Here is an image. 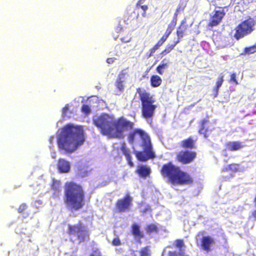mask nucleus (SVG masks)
<instances>
[{
  "mask_svg": "<svg viewBox=\"0 0 256 256\" xmlns=\"http://www.w3.org/2000/svg\"><path fill=\"white\" fill-rule=\"evenodd\" d=\"M127 77V74L126 73L124 72L123 71L122 72L118 75V78L117 79V81L121 82H124L126 80Z\"/></svg>",
  "mask_w": 256,
  "mask_h": 256,
  "instance_id": "obj_29",
  "label": "nucleus"
},
{
  "mask_svg": "<svg viewBox=\"0 0 256 256\" xmlns=\"http://www.w3.org/2000/svg\"><path fill=\"white\" fill-rule=\"evenodd\" d=\"M140 100L142 102V116L148 121L152 118L154 114V110L157 106L154 104L155 100L150 94L144 90H138Z\"/></svg>",
  "mask_w": 256,
  "mask_h": 256,
  "instance_id": "obj_6",
  "label": "nucleus"
},
{
  "mask_svg": "<svg viewBox=\"0 0 256 256\" xmlns=\"http://www.w3.org/2000/svg\"><path fill=\"white\" fill-rule=\"evenodd\" d=\"M93 122L103 135L112 138H123L124 132L132 129L134 126L132 122L122 117L116 120L113 116L106 114L95 116Z\"/></svg>",
  "mask_w": 256,
  "mask_h": 256,
  "instance_id": "obj_1",
  "label": "nucleus"
},
{
  "mask_svg": "<svg viewBox=\"0 0 256 256\" xmlns=\"http://www.w3.org/2000/svg\"><path fill=\"white\" fill-rule=\"evenodd\" d=\"M230 81L234 82L236 84H238L236 80V74H232L231 75Z\"/></svg>",
  "mask_w": 256,
  "mask_h": 256,
  "instance_id": "obj_41",
  "label": "nucleus"
},
{
  "mask_svg": "<svg viewBox=\"0 0 256 256\" xmlns=\"http://www.w3.org/2000/svg\"><path fill=\"white\" fill-rule=\"evenodd\" d=\"M121 40H122V42H130V38L126 40V39H124V38H122Z\"/></svg>",
  "mask_w": 256,
  "mask_h": 256,
  "instance_id": "obj_46",
  "label": "nucleus"
},
{
  "mask_svg": "<svg viewBox=\"0 0 256 256\" xmlns=\"http://www.w3.org/2000/svg\"><path fill=\"white\" fill-rule=\"evenodd\" d=\"M157 228L154 224L149 225L147 228V231L148 232H154L156 231Z\"/></svg>",
  "mask_w": 256,
  "mask_h": 256,
  "instance_id": "obj_32",
  "label": "nucleus"
},
{
  "mask_svg": "<svg viewBox=\"0 0 256 256\" xmlns=\"http://www.w3.org/2000/svg\"><path fill=\"white\" fill-rule=\"evenodd\" d=\"M254 20L252 18L247 20L237 26L236 28L234 38L237 40L243 38L254 30Z\"/></svg>",
  "mask_w": 256,
  "mask_h": 256,
  "instance_id": "obj_8",
  "label": "nucleus"
},
{
  "mask_svg": "<svg viewBox=\"0 0 256 256\" xmlns=\"http://www.w3.org/2000/svg\"><path fill=\"white\" fill-rule=\"evenodd\" d=\"M244 52L247 54H251L256 52V44L248 48H246Z\"/></svg>",
  "mask_w": 256,
  "mask_h": 256,
  "instance_id": "obj_28",
  "label": "nucleus"
},
{
  "mask_svg": "<svg viewBox=\"0 0 256 256\" xmlns=\"http://www.w3.org/2000/svg\"><path fill=\"white\" fill-rule=\"evenodd\" d=\"M89 102L92 105L94 104H97L96 105H93V106H102L104 101L102 100H100L97 96H92L89 98Z\"/></svg>",
  "mask_w": 256,
  "mask_h": 256,
  "instance_id": "obj_20",
  "label": "nucleus"
},
{
  "mask_svg": "<svg viewBox=\"0 0 256 256\" xmlns=\"http://www.w3.org/2000/svg\"><path fill=\"white\" fill-rule=\"evenodd\" d=\"M132 199L131 197L127 195L124 198L118 200L116 204V208L120 212H125L129 210Z\"/></svg>",
  "mask_w": 256,
  "mask_h": 256,
  "instance_id": "obj_9",
  "label": "nucleus"
},
{
  "mask_svg": "<svg viewBox=\"0 0 256 256\" xmlns=\"http://www.w3.org/2000/svg\"><path fill=\"white\" fill-rule=\"evenodd\" d=\"M255 202H256V198H255Z\"/></svg>",
  "mask_w": 256,
  "mask_h": 256,
  "instance_id": "obj_51",
  "label": "nucleus"
},
{
  "mask_svg": "<svg viewBox=\"0 0 256 256\" xmlns=\"http://www.w3.org/2000/svg\"><path fill=\"white\" fill-rule=\"evenodd\" d=\"M26 204H21V205L20 206V207H19V208H18V212H22L24 210H25L26 209Z\"/></svg>",
  "mask_w": 256,
  "mask_h": 256,
  "instance_id": "obj_39",
  "label": "nucleus"
},
{
  "mask_svg": "<svg viewBox=\"0 0 256 256\" xmlns=\"http://www.w3.org/2000/svg\"><path fill=\"white\" fill-rule=\"evenodd\" d=\"M54 140V138L53 136H51L50 139H49V141H50V144H52V142Z\"/></svg>",
  "mask_w": 256,
  "mask_h": 256,
  "instance_id": "obj_47",
  "label": "nucleus"
},
{
  "mask_svg": "<svg viewBox=\"0 0 256 256\" xmlns=\"http://www.w3.org/2000/svg\"><path fill=\"white\" fill-rule=\"evenodd\" d=\"M194 141L191 138H188L182 142V146L184 148H191L193 146Z\"/></svg>",
  "mask_w": 256,
  "mask_h": 256,
  "instance_id": "obj_27",
  "label": "nucleus"
},
{
  "mask_svg": "<svg viewBox=\"0 0 256 256\" xmlns=\"http://www.w3.org/2000/svg\"><path fill=\"white\" fill-rule=\"evenodd\" d=\"M228 168L232 172H237L239 170V165L236 164H232L228 166Z\"/></svg>",
  "mask_w": 256,
  "mask_h": 256,
  "instance_id": "obj_30",
  "label": "nucleus"
},
{
  "mask_svg": "<svg viewBox=\"0 0 256 256\" xmlns=\"http://www.w3.org/2000/svg\"><path fill=\"white\" fill-rule=\"evenodd\" d=\"M207 122V120H202L201 122V126H202V128H201L200 130H199V132L200 134H204V124Z\"/></svg>",
  "mask_w": 256,
  "mask_h": 256,
  "instance_id": "obj_37",
  "label": "nucleus"
},
{
  "mask_svg": "<svg viewBox=\"0 0 256 256\" xmlns=\"http://www.w3.org/2000/svg\"><path fill=\"white\" fill-rule=\"evenodd\" d=\"M112 244L114 246H119L120 244V241L118 238H116L114 239Z\"/></svg>",
  "mask_w": 256,
  "mask_h": 256,
  "instance_id": "obj_38",
  "label": "nucleus"
},
{
  "mask_svg": "<svg viewBox=\"0 0 256 256\" xmlns=\"http://www.w3.org/2000/svg\"><path fill=\"white\" fill-rule=\"evenodd\" d=\"M52 190L54 191V196L55 197H58L59 196L60 192L61 190L60 181L56 180H53Z\"/></svg>",
  "mask_w": 256,
  "mask_h": 256,
  "instance_id": "obj_17",
  "label": "nucleus"
},
{
  "mask_svg": "<svg viewBox=\"0 0 256 256\" xmlns=\"http://www.w3.org/2000/svg\"><path fill=\"white\" fill-rule=\"evenodd\" d=\"M177 34H178V37H179V38L182 37V32L180 30L177 31Z\"/></svg>",
  "mask_w": 256,
  "mask_h": 256,
  "instance_id": "obj_43",
  "label": "nucleus"
},
{
  "mask_svg": "<svg viewBox=\"0 0 256 256\" xmlns=\"http://www.w3.org/2000/svg\"><path fill=\"white\" fill-rule=\"evenodd\" d=\"M91 170V169L88 167L86 166V168H80L78 171L79 174L82 176L84 177L87 175V174Z\"/></svg>",
  "mask_w": 256,
  "mask_h": 256,
  "instance_id": "obj_25",
  "label": "nucleus"
},
{
  "mask_svg": "<svg viewBox=\"0 0 256 256\" xmlns=\"http://www.w3.org/2000/svg\"><path fill=\"white\" fill-rule=\"evenodd\" d=\"M57 138L60 150L68 152L75 151L84 141V130L81 126L69 124L58 131Z\"/></svg>",
  "mask_w": 256,
  "mask_h": 256,
  "instance_id": "obj_2",
  "label": "nucleus"
},
{
  "mask_svg": "<svg viewBox=\"0 0 256 256\" xmlns=\"http://www.w3.org/2000/svg\"><path fill=\"white\" fill-rule=\"evenodd\" d=\"M176 245L178 248H182L184 246L183 241L182 240H177L176 242Z\"/></svg>",
  "mask_w": 256,
  "mask_h": 256,
  "instance_id": "obj_40",
  "label": "nucleus"
},
{
  "mask_svg": "<svg viewBox=\"0 0 256 256\" xmlns=\"http://www.w3.org/2000/svg\"><path fill=\"white\" fill-rule=\"evenodd\" d=\"M161 78L157 75L152 76L150 78L151 84L154 87H158L162 83Z\"/></svg>",
  "mask_w": 256,
  "mask_h": 256,
  "instance_id": "obj_21",
  "label": "nucleus"
},
{
  "mask_svg": "<svg viewBox=\"0 0 256 256\" xmlns=\"http://www.w3.org/2000/svg\"><path fill=\"white\" fill-rule=\"evenodd\" d=\"M224 14V10L221 8L215 10L214 14L212 16L210 26H217L220 22Z\"/></svg>",
  "mask_w": 256,
  "mask_h": 256,
  "instance_id": "obj_11",
  "label": "nucleus"
},
{
  "mask_svg": "<svg viewBox=\"0 0 256 256\" xmlns=\"http://www.w3.org/2000/svg\"><path fill=\"white\" fill-rule=\"evenodd\" d=\"M64 202L68 208L78 210L84 205V193L82 188L74 182L65 186Z\"/></svg>",
  "mask_w": 256,
  "mask_h": 256,
  "instance_id": "obj_4",
  "label": "nucleus"
},
{
  "mask_svg": "<svg viewBox=\"0 0 256 256\" xmlns=\"http://www.w3.org/2000/svg\"><path fill=\"white\" fill-rule=\"evenodd\" d=\"M144 0H140V3H143V1H144Z\"/></svg>",
  "mask_w": 256,
  "mask_h": 256,
  "instance_id": "obj_50",
  "label": "nucleus"
},
{
  "mask_svg": "<svg viewBox=\"0 0 256 256\" xmlns=\"http://www.w3.org/2000/svg\"><path fill=\"white\" fill-rule=\"evenodd\" d=\"M123 82L119 81H117L116 82V88L122 91L124 90V85L122 84Z\"/></svg>",
  "mask_w": 256,
  "mask_h": 256,
  "instance_id": "obj_34",
  "label": "nucleus"
},
{
  "mask_svg": "<svg viewBox=\"0 0 256 256\" xmlns=\"http://www.w3.org/2000/svg\"><path fill=\"white\" fill-rule=\"evenodd\" d=\"M132 232L136 238H140L143 236L138 226L136 224H134L132 226Z\"/></svg>",
  "mask_w": 256,
  "mask_h": 256,
  "instance_id": "obj_22",
  "label": "nucleus"
},
{
  "mask_svg": "<svg viewBox=\"0 0 256 256\" xmlns=\"http://www.w3.org/2000/svg\"><path fill=\"white\" fill-rule=\"evenodd\" d=\"M249 220L252 221L256 220V210L252 212L251 214L249 216Z\"/></svg>",
  "mask_w": 256,
  "mask_h": 256,
  "instance_id": "obj_36",
  "label": "nucleus"
},
{
  "mask_svg": "<svg viewBox=\"0 0 256 256\" xmlns=\"http://www.w3.org/2000/svg\"><path fill=\"white\" fill-rule=\"evenodd\" d=\"M121 150L123 153V154L125 156L126 159L128 162V164L130 166H134V164L132 161L131 156H130V150L126 148V145L125 143H123L122 147Z\"/></svg>",
  "mask_w": 256,
  "mask_h": 256,
  "instance_id": "obj_16",
  "label": "nucleus"
},
{
  "mask_svg": "<svg viewBox=\"0 0 256 256\" xmlns=\"http://www.w3.org/2000/svg\"><path fill=\"white\" fill-rule=\"evenodd\" d=\"M224 82V76L222 74H220L219 77L218 78L216 86L214 88V90L215 92V94L214 96L216 98L217 96L218 92V90L222 86V82Z\"/></svg>",
  "mask_w": 256,
  "mask_h": 256,
  "instance_id": "obj_19",
  "label": "nucleus"
},
{
  "mask_svg": "<svg viewBox=\"0 0 256 256\" xmlns=\"http://www.w3.org/2000/svg\"><path fill=\"white\" fill-rule=\"evenodd\" d=\"M136 172L142 178H146L150 173V169L146 166H140L136 170Z\"/></svg>",
  "mask_w": 256,
  "mask_h": 256,
  "instance_id": "obj_15",
  "label": "nucleus"
},
{
  "mask_svg": "<svg viewBox=\"0 0 256 256\" xmlns=\"http://www.w3.org/2000/svg\"><path fill=\"white\" fill-rule=\"evenodd\" d=\"M90 256H100V255L98 252H94L91 254Z\"/></svg>",
  "mask_w": 256,
  "mask_h": 256,
  "instance_id": "obj_44",
  "label": "nucleus"
},
{
  "mask_svg": "<svg viewBox=\"0 0 256 256\" xmlns=\"http://www.w3.org/2000/svg\"><path fill=\"white\" fill-rule=\"evenodd\" d=\"M51 156L53 158H56V154L55 152H52Z\"/></svg>",
  "mask_w": 256,
  "mask_h": 256,
  "instance_id": "obj_48",
  "label": "nucleus"
},
{
  "mask_svg": "<svg viewBox=\"0 0 256 256\" xmlns=\"http://www.w3.org/2000/svg\"><path fill=\"white\" fill-rule=\"evenodd\" d=\"M168 60L166 59H164L160 62V64L157 67L156 71L160 74H162L164 72V70L166 69L168 66Z\"/></svg>",
  "mask_w": 256,
  "mask_h": 256,
  "instance_id": "obj_18",
  "label": "nucleus"
},
{
  "mask_svg": "<svg viewBox=\"0 0 256 256\" xmlns=\"http://www.w3.org/2000/svg\"><path fill=\"white\" fill-rule=\"evenodd\" d=\"M128 142L132 144H139L142 148V152L136 151L134 152L138 160L145 162L147 160L155 158V154L152 150L150 138L148 136L140 129H136L130 132L128 136Z\"/></svg>",
  "mask_w": 256,
  "mask_h": 256,
  "instance_id": "obj_3",
  "label": "nucleus"
},
{
  "mask_svg": "<svg viewBox=\"0 0 256 256\" xmlns=\"http://www.w3.org/2000/svg\"><path fill=\"white\" fill-rule=\"evenodd\" d=\"M201 242L202 248L206 252H209L210 248L215 244L214 239L210 236H202Z\"/></svg>",
  "mask_w": 256,
  "mask_h": 256,
  "instance_id": "obj_12",
  "label": "nucleus"
},
{
  "mask_svg": "<svg viewBox=\"0 0 256 256\" xmlns=\"http://www.w3.org/2000/svg\"><path fill=\"white\" fill-rule=\"evenodd\" d=\"M70 164L68 162L64 159L59 160L58 163V168L59 170L62 172H68L70 170Z\"/></svg>",
  "mask_w": 256,
  "mask_h": 256,
  "instance_id": "obj_14",
  "label": "nucleus"
},
{
  "mask_svg": "<svg viewBox=\"0 0 256 256\" xmlns=\"http://www.w3.org/2000/svg\"><path fill=\"white\" fill-rule=\"evenodd\" d=\"M173 28L170 26H168L167 30L166 31L164 34L162 36L160 40L158 41L159 44H163V43L166 40L170 34L172 32Z\"/></svg>",
  "mask_w": 256,
  "mask_h": 256,
  "instance_id": "obj_23",
  "label": "nucleus"
},
{
  "mask_svg": "<svg viewBox=\"0 0 256 256\" xmlns=\"http://www.w3.org/2000/svg\"><path fill=\"white\" fill-rule=\"evenodd\" d=\"M141 8H142V10L144 11V12H146L148 8V6H146V5H144V6H141Z\"/></svg>",
  "mask_w": 256,
  "mask_h": 256,
  "instance_id": "obj_45",
  "label": "nucleus"
},
{
  "mask_svg": "<svg viewBox=\"0 0 256 256\" xmlns=\"http://www.w3.org/2000/svg\"><path fill=\"white\" fill-rule=\"evenodd\" d=\"M178 42V41H177L176 42H174V44L168 46L166 49L162 52V54H166L169 53L175 47Z\"/></svg>",
  "mask_w": 256,
  "mask_h": 256,
  "instance_id": "obj_26",
  "label": "nucleus"
},
{
  "mask_svg": "<svg viewBox=\"0 0 256 256\" xmlns=\"http://www.w3.org/2000/svg\"><path fill=\"white\" fill-rule=\"evenodd\" d=\"M196 154L190 151L182 152L178 156L179 162L183 164L190 162L196 157Z\"/></svg>",
  "mask_w": 256,
  "mask_h": 256,
  "instance_id": "obj_10",
  "label": "nucleus"
},
{
  "mask_svg": "<svg viewBox=\"0 0 256 256\" xmlns=\"http://www.w3.org/2000/svg\"><path fill=\"white\" fill-rule=\"evenodd\" d=\"M82 112L85 114H88L90 112V108L88 105L84 104L82 108Z\"/></svg>",
  "mask_w": 256,
  "mask_h": 256,
  "instance_id": "obj_31",
  "label": "nucleus"
},
{
  "mask_svg": "<svg viewBox=\"0 0 256 256\" xmlns=\"http://www.w3.org/2000/svg\"><path fill=\"white\" fill-rule=\"evenodd\" d=\"M162 44H159V42L150 50V55L154 54Z\"/></svg>",
  "mask_w": 256,
  "mask_h": 256,
  "instance_id": "obj_35",
  "label": "nucleus"
},
{
  "mask_svg": "<svg viewBox=\"0 0 256 256\" xmlns=\"http://www.w3.org/2000/svg\"><path fill=\"white\" fill-rule=\"evenodd\" d=\"M140 256H148L149 254V250L147 247L142 248L140 252Z\"/></svg>",
  "mask_w": 256,
  "mask_h": 256,
  "instance_id": "obj_33",
  "label": "nucleus"
},
{
  "mask_svg": "<svg viewBox=\"0 0 256 256\" xmlns=\"http://www.w3.org/2000/svg\"><path fill=\"white\" fill-rule=\"evenodd\" d=\"M142 16L143 17H145V16H146V12H144L142 14Z\"/></svg>",
  "mask_w": 256,
  "mask_h": 256,
  "instance_id": "obj_49",
  "label": "nucleus"
},
{
  "mask_svg": "<svg viewBox=\"0 0 256 256\" xmlns=\"http://www.w3.org/2000/svg\"><path fill=\"white\" fill-rule=\"evenodd\" d=\"M114 58H108L106 60V62L108 64H112L114 62Z\"/></svg>",
  "mask_w": 256,
  "mask_h": 256,
  "instance_id": "obj_42",
  "label": "nucleus"
},
{
  "mask_svg": "<svg viewBox=\"0 0 256 256\" xmlns=\"http://www.w3.org/2000/svg\"><path fill=\"white\" fill-rule=\"evenodd\" d=\"M243 144L240 142H228L226 144V149L231 151L238 150L242 148Z\"/></svg>",
  "mask_w": 256,
  "mask_h": 256,
  "instance_id": "obj_13",
  "label": "nucleus"
},
{
  "mask_svg": "<svg viewBox=\"0 0 256 256\" xmlns=\"http://www.w3.org/2000/svg\"><path fill=\"white\" fill-rule=\"evenodd\" d=\"M68 234L77 238L80 242H82L88 238L87 228L80 222L74 225H68Z\"/></svg>",
  "mask_w": 256,
  "mask_h": 256,
  "instance_id": "obj_7",
  "label": "nucleus"
},
{
  "mask_svg": "<svg viewBox=\"0 0 256 256\" xmlns=\"http://www.w3.org/2000/svg\"><path fill=\"white\" fill-rule=\"evenodd\" d=\"M69 104H66L64 106V108L62 109V116L63 118L70 117V112H69Z\"/></svg>",
  "mask_w": 256,
  "mask_h": 256,
  "instance_id": "obj_24",
  "label": "nucleus"
},
{
  "mask_svg": "<svg viewBox=\"0 0 256 256\" xmlns=\"http://www.w3.org/2000/svg\"><path fill=\"white\" fill-rule=\"evenodd\" d=\"M162 174L168 178L172 184H186L192 182V178L186 173L182 171L179 168L171 163L164 164L162 170Z\"/></svg>",
  "mask_w": 256,
  "mask_h": 256,
  "instance_id": "obj_5",
  "label": "nucleus"
}]
</instances>
